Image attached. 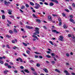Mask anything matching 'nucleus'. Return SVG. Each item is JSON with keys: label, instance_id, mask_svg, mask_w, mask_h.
Listing matches in <instances>:
<instances>
[{"label": "nucleus", "instance_id": "nucleus-58", "mask_svg": "<svg viewBox=\"0 0 75 75\" xmlns=\"http://www.w3.org/2000/svg\"><path fill=\"white\" fill-rule=\"evenodd\" d=\"M35 29L36 30H39V28H35Z\"/></svg>", "mask_w": 75, "mask_h": 75}, {"label": "nucleus", "instance_id": "nucleus-51", "mask_svg": "<svg viewBox=\"0 0 75 75\" xmlns=\"http://www.w3.org/2000/svg\"><path fill=\"white\" fill-rule=\"evenodd\" d=\"M62 22H59V25H62Z\"/></svg>", "mask_w": 75, "mask_h": 75}, {"label": "nucleus", "instance_id": "nucleus-60", "mask_svg": "<svg viewBox=\"0 0 75 75\" xmlns=\"http://www.w3.org/2000/svg\"><path fill=\"white\" fill-rule=\"evenodd\" d=\"M66 65H69V64L68 63H66Z\"/></svg>", "mask_w": 75, "mask_h": 75}, {"label": "nucleus", "instance_id": "nucleus-2", "mask_svg": "<svg viewBox=\"0 0 75 75\" xmlns=\"http://www.w3.org/2000/svg\"><path fill=\"white\" fill-rule=\"evenodd\" d=\"M60 38H59V40L61 41H64V37L63 36L60 35L59 36Z\"/></svg>", "mask_w": 75, "mask_h": 75}, {"label": "nucleus", "instance_id": "nucleus-55", "mask_svg": "<svg viewBox=\"0 0 75 75\" xmlns=\"http://www.w3.org/2000/svg\"><path fill=\"white\" fill-rule=\"evenodd\" d=\"M39 58H40V59H42V56H39Z\"/></svg>", "mask_w": 75, "mask_h": 75}, {"label": "nucleus", "instance_id": "nucleus-31", "mask_svg": "<svg viewBox=\"0 0 75 75\" xmlns=\"http://www.w3.org/2000/svg\"><path fill=\"white\" fill-rule=\"evenodd\" d=\"M63 27H64V28H67V27L65 25H63Z\"/></svg>", "mask_w": 75, "mask_h": 75}, {"label": "nucleus", "instance_id": "nucleus-16", "mask_svg": "<svg viewBox=\"0 0 75 75\" xmlns=\"http://www.w3.org/2000/svg\"><path fill=\"white\" fill-rule=\"evenodd\" d=\"M55 71L56 72H59V73H60V71L57 69H55Z\"/></svg>", "mask_w": 75, "mask_h": 75}, {"label": "nucleus", "instance_id": "nucleus-39", "mask_svg": "<svg viewBox=\"0 0 75 75\" xmlns=\"http://www.w3.org/2000/svg\"><path fill=\"white\" fill-rule=\"evenodd\" d=\"M36 66H37V67H40V64L38 63H37L36 64Z\"/></svg>", "mask_w": 75, "mask_h": 75}, {"label": "nucleus", "instance_id": "nucleus-23", "mask_svg": "<svg viewBox=\"0 0 75 75\" xmlns=\"http://www.w3.org/2000/svg\"><path fill=\"white\" fill-rule=\"evenodd\" d=\"M4 65L5 66V67H8V64L7 63H5L4 64Z\"/></svg>", "mask_w": 75, "mask_h": 75}, {"label": "nucleus", "instance_id": "nucleus-30", "mask_svg": "<svg viewBox=\"0 0 75 75\" xmlns=\"http://www.w3.org/2000/svg\"><path fill=\"white\" fill-rule=\"evenodd\" d=\"M6 37H7V38H10V36H9V35H6Z\"/></svg>", "mask_w": 75, "mask_h": 75}, {"label": "nucleus", "instance_id": "nucleus-9", "mask_svg": "<svg viewBox=\"0 0 75 75\" xmlns=\"http://www.w3.org/2000/svg\"><path fill=\"white\" fill-rule=\"evenodd\" d=\"M36 21H37V22H38V23H41V20L38 19H37L36 20Z\"/></svg>", "mask_w": 75, "mask_h": 75}, {"label": "nucleus", "instance_id": "nucleus-27", "mask_svg": "<svg viewBox=\"0 0 75 75\" xmlns=\"http://www.w3.org/2000/svg\"><path fill=\"white\" fill-rule=\"evenodd\" d=\"M49 42L50 43V44H51L52 45H54V43H53V42H52L51 41H49Z\"/></svg>", "mask_w": 75, "mask_h": 75}, {"label": "nucleus", "instance_id": "nucleus-49", "mask_svg": "<svg viewBox=\"0 0 75 75\" xmlns=\"http://www.w3.org/2000/svg\"><path fill=\"white\" fill-rule=\"evenodd\" d=\"M6 48H10V47H9V45H6Z\"/></svg>", "mask_w": 75, "mask_h": 75}, {"label": "nucleus", "instance_id": "nucleus-17", "mask_svg": "<svg viewBox=\"0 0 75 75\" xmlns=\"http://www.w3.org/2000/svg\"><path fill=\"white\" fill-rule=\"evenodd\" d=\"M7 72H8V70H6L4 71V74H6Z\"/></svg>", "mask_w": 75, "mask_h": 75}, {"label": "nucleus", "instance_id": "nucleus-47", "mask_svg": "<svg viewBox=\"0 0 75 75\" xmlns=\"http://www.w3.org/2000/svg\"><path fill=\"white\" fill-rule=\"evenodd\" d=\"M54 2H55V3L57 4L58 3V1H57V0H55Z\"/></svg>", "mask_w": 75, "mask_h": 75}, {"label": "nucleus", "instance_id": "nucleus-64", "mask_svg": "<svg viewBox=\"0 0 75 75\" xmlns=\"http://www.w3.org/2000/svg\"><path fill=\"white\" fill-rule=\"evenodd\" d=\"M71 74L72 75H75V74L74 73H72Z\"/></svg>", "mask_w": 75, "mask_h": 75}, {"label": "nucleus", "instance_id": "nucleus-59", "mask_svg": "<svg viewBox=\"0 0 75 75\" xmlns=\"http://www.w3.org/2000/svg\"><path fill=\"white\" fill-rule=\"evenodd\" d=\"M44 4L45 5H48V3H46V2H45Z\"/></svg>", "mask_w": 75, "mask_h": 75}, {"label": "nucleus", "instance_id": "nucleus-32", "mask_svg": "<svg viewBox=\"0 0 75 75\" xmlns=\"http://www.w3.org/2000/svg\"><path fill=\"white\" fill-rule=\"evenodd\" d=\"M68 36L69 37H71L72 35H71V34H69L68 35Z\"/></svg>", "mask_w": 75, "mask_h": 75}, {"label": "nucleus", "instance_id": "nucleus-5", "mask_svg": "<svg viewBox=\"0 0 75 75\" xmlns=\"http://www.w3.org/2000/svg\"><path fill=\"white\" fill-rule=\"evenodd\" d=\"M43 70L46 73H48V70L46 68H43Z\"/></svg>", "mask_w": 75, "mask_h": 75}, {"label": "nucleus", "instance_id": "nucleus-52", "mask_svg": "<svg viewBox=\"0 0 75 75\" xmlns=\"http://www.w3.org/2000/svg\"><path fill=\"white\" fill-rule=\"evenodd\" d=\"M65 11H66L67 12H69V11L68 10V9H65Z\"/></svg>", "mask_w": 75, "mask_h": 75}, {"label": "nucleus", "instance_id": "nucleus-15", "mask_svg": "<svg viewBox=\"0 0 75 75\" xmlns=\"http://www.w3.org/2000/svg\"><path fill=\"white\" fill-rule=\"evenodd\" d=\"M51 63L52 65H54V64H55V62L54 61H52L51 62Z\"/></svg>", "mask_w": 75, "mask_h": 75}, {"label": "nucleus", "instance_id": "nucleus-57", "mask_svg": "<svg viewBox=\"0 0 75 75\" xmlns=\"http://www.w3.org/2000/svg\"><path fill=\"white\" fill-rule=\"evenodd\" d=\"M30 63H32L33 62H34V61H33V60H30Z\"/></svg>", "mask_w": 75, "mask_h": 75}, {"label": "nucleus", "instance_id": "nucleus-13", "mask_svg": "<svg viewBox=\"0 0 75 75\" xmlns=\"http://www.w3.org/2000/svg\"><path fill=\"white\" fill-rule=\"evenodd\" d=\"M13 31L14 33H17V29L16 28H14L13 29Z\"/></svg>", "mask_w": 75, "mask_h": 75}, {"label": "nucleus", "instance_id": "nucleus-19", "mask_svg": "<svg viewBox=\"0 0 75 75\" xmlns=\"http://www.w3.org/2000/svg\"><path fill=\"white\" fill-rule=\"evenodd\" d=\"M33 74L35 75H38V74H37V73L35 71H34L33 73Z\"/></svg>", "mask_w": 75, "mask_h": 75}, {"label": "nucleus", "instance_id": "nucleus-33", "mask_svg": "<svg viewBox=\"0 0 75 75\" xmlns=\"http://www.w3.org/2000/svg\"><path fill=\"white\" fill-rule=\"evenodd\" d=\"M25 6L26 7H27V8L29 7V5L27 4H26L25 5Z\"/></svg>", "mask_w": 75, "mask_h": 75}, {"label": "nucleus", "instance_id": "nucleus-56", "mask_svg": "<svg viewBox=\"0 0 75 75\" xmlns=\"http://www.w3.org/2000/svg\"><path fill=\"white\" fill-rule=\"evenodd\" d=\"M62 14H63V17H65V14H64V13H62Z\"/></svg>", "mask_w": 75, "mask_h": 75}, {"label": "nucleus", "instance_id": "nucleus-22", "mask_svg": "<svg viewBox=\"0 0 75 75\" xmlns=\"http://www.w3.org/2000/svg\"><path fill=\"white\" fill-rule=\"evenodd\" d=\"M10 18H11L12 19H14V16H13V15L10 16Z\"/></svg>", "mask_w": 75, "mask_h": 75}, {"label": "nucleus", "instance_id": "nucleus-3", "mask_svg": "<svg viewBox=\"0 0 75 75\" xmlns=\"http://www.w3.org/2000/svg\"><path fill=\"white\" fill-rule=\"evenodd\" d=\"M4 4L6 6H8V4H10V2H7V1L6 0L4 1Z\"/></svg>", "mask_w": 75, "mask_h": 75}, {"label": "nucleus", "instance_id": "nucleus-28", "mask_svg": "<svg viewBox=\"0 0 75 75\" xmlns=\"http://www.w3.org/2000/svg\"><path fill=\"white\" fill-rule=\"evenodd\" d=\"M36 34H40V32H39V30H36Z\"/></svg>", "mask_w": 75, "mask_h": 75}, {"label": "nucleus", "instance_id": "nucleus-18", "mask_svg": "<svg viewBox=\"0 0 75 75\" xmlns=\"http://www.w3.org/2000/svg\"><path fill=\"white\" fill-rule=\"evenodd\" d=\"M19 59L20 61L21 62H23V61L22 60V59H21V58L20 57L19 58Z\"/></svg>", "mask_w": 75, "mask_h": 75}, {"label": "nucleus", "instance_id": "nucleus-63", "mask_svg": "<svg viewBox=\"0 0 75 75\" xmlns=\"http://www.w3.org/2000/svg\"><path fill=\"white\" fill-rule=\"evenodd\" d=\"M33 34H34V35H37V33H36V32L35 33H34Z\"/></svg>", "mask_w": 75, "mask_h": 75}, {"label": "nucleus", "instance_id": "nucleus-53", "mask_svg": "<svg viewBox=\"0 0 75 75\" xmlns=\"http://www.w3.org/2000/svg\"><path fill=\"white\" fill-rule=\"evenodd\" d=\"M23 45H25V46H27V44H25V43L24 42H23Z\"/></svg>", "mask_w": 75, "mask_h": 75}, {"label": "nucleus", "instance_id": "nucleus-40", "mask_svg": "<svg viewBox=\"0 0 75 75\" xmlns=\"http://www.w3.org/2000/svg\"><path fill=\"white\" fill-rule=\"evenodd\" d=\"M33 17H35V18H37V17L36 16H35V14H33Z\"/></svg>", "mask_w": 75, "mask_h": 75}, {"label": "nucleus", "instance_id": "nucleus-11", "mask_svg": "<svg viewBox=\"0 0 75 75\" xmlns=\"http://www.w3.org/2000/svg\"><path fill=\"white\" fill-rule=\"evenodd\" d=\"M24 71L25 72H26V73H30V71H28V70L27 69H25Z\"/></svg>", "mask_w": 75, "mask_h": 75}, {"label": "nucleus", "instance_id": "nucleus-29", "mask_svg": "<svg viewBox=\"0 0 75 75\" xmlns=\"http://www.w3.org/2000/svg\"><path fill=\"white\" fill-rule=\"evenodd\" d=\"M26 52L27 54H30V51L29 50H27L26 51Z\"/></svg>", "mask_w": 75, "mask_h": 75}, {"label": "nucleus", "instance_id": "nucleus-61", "mask_svg": "<svg viewBox=\"0 0 75 75\" xmlns=\"http://www.w3.org/2000/svg\"><path fill=\"white\" fill-rule=\"evenodd\" d=\"M46 62L47 63V64H50V62H48V61H46Z\"/></svg>", "mask_w": 75, "mask_h": 75}, {"label": "nucleus", "instance_id": "nucleus-43", "mask_svg": "<svg viewBox=\"0 0 75 75\" xmlns=\"http://www.w3.org/2000/svg\"><path fill=\"white\" fill-rule=\"evenodd\" d=\"M8 68H11V66L10 65H8Z\"/></svg>", "mask_w": 75, "mask_h": 75}, {"label": "nucleus", "instance_id": "nucleus-10", "mask_svg": "<svg viewBox=\"0 0 75 75\" xmlns=\"http://www.w3.org/2000/svg\"><path fill=\"white\" fill-rule=\"evenodd\" d=\"M54 3H52V2H50V3L49 5L50 6H54Z\"/></svg>", "mask_w": 75, "mask_h": 75}, {"label": "nucleus", "instance_id": "nucleus-24", "mask_svg": "<svg viewBox=\"0 0 75 75\" xmlns=\"http://www.w3.org/2000/svg\"><path fill=\"white\" fill-rule=\"evenodd\" d=\"M58 20L59 22H62V20H61V19L60 18H58Z\"/></svg>", "mask_w": 75, "mask_h": 75}, {"label": "nucleus", "instance_id": "nucleus-12", "mask_svg": "<svg viewBox=\"0 0 75 75\" xmlns=\"http://www.w3.org/2000/svg\"><path fill=\"white\" fill-rule=\"evenodd\" d=\"M48 18L50 19V21H51L52 20V18L50 16H48Z\"/></svg>", "mask_w": 75, "mask_h": 75}, {"label": "nucleus", "instance_id": "nucleus-48", "mask_svg": "<svg viewBox=\"0 0 75 75\" xmlns=\"http://www.w3.org/2000/svg\"><path fill=\"white\" fill-rule=\"evenodd\" d=\"M66 55L68 57H69V54L68 53H66Z\"/></svg>", "mask_w": 75, "mask_h": 75}, {"label": "nucleus", "instance_id": "nucleus-62", "mask_svg": "<svg viewBox=\"0 0 75 75\" xmlns=\"http://www.w3.org/2000/svg\"><path fill=\"white\" fill-rule=\"evenodd\" d=\"M9 64H10V65H13V63H12L11 62H10Z\"/></svg>", "mask_w": 75, "mask_h": 75}, {"label": "nucleus", "instance_id": "nucleus-8", "mask_svg": "<svg viewBox=\"0 0 75 75\" xmlns=\"http://www.w3.org/2000/svg\"><path fill=\"white\" fill-rule=\"evenodd\" d=\"M70 21H71L73 23V24H75V21L72 18H70Z\"/></svg>", "mask_w": 75, "mask_h": 75}, {"label": "nucleus", "instance_id": "nucleus-25", "mask_svg": "<svg viewBox=\"0 0 75 75\" xmlns=\"http://www.w3.org/2000/svg\"><path fill=\"white\" fill-rule=\"evenodd\" d=\"M7 22H8V24H11V22L9 20H7Z\"/></svg>", "mask_w": 75, "mask_h": 75}, {"label": "nucleus", "instance_id": "nucleus-38", "mask_svg": "<svg viewBox=\"0 0 75 75\" xmlns=\"http://www.w3.org/2000/svg\"><path fill=\"white\" fill-rule=\"evenodd\" d=\"M16 48L17 49V48H18V47H16V46H14L13 47V50H16Z\"/></svg>", "mask_w": 75, "mask_h": 75}, {"label": "nucleus", "instance_id": "nucleus-44", "mask_svg": "<svg viewBox=\"0 0 75 75\" xmlns=\"http://www.w3.org/2000/svg\"><path fill=\"white\" fill-rule=\"evenodd\" d=\"M21 69H24V67H23V66H21L20 67Z\"/></svg>", "mask_w": 75, "mask_h": 75}, {"label": "nucleus", "instance_id": "nucleus-34", "mask_svg": "<svg viewBox=\"0 0 75 75\" xmlns=\"http://www.w3.org/2000/svg\"><path fill=\"white\" fill-rule=\"evenodd\" d=\"M51 55L52 56H53V57H55V54L52 53H51Z\"/></svg>", "mask_w": 75, "mask_h": 75}, {"label": "nucleus", "instance_id": "nucleus-54", "mask_svg": "<svg viewBox=\"0 0 75 75\" xmlns=\"http://www.w3.org/2000/svg\"><path fill=\"white\" fill-rule=\"evenodd\" d=\"M43 28L44 29H45V30H47V28L45 26H43Z\"/></svg>", "mask_w": 75, "mask_h": 75}, {"label": "nucleus", "instance_id": "nucleus-14", "mask_svg": "<svg viewBox=\"0 0 75 75\" xmlns=\"http://www.w3.org/2000/svg\"><path fill=\"white\" fill-rule=\"evenodd\" d=\"M69 9L70 10L72 11L73 10L72 9V7H71V6H69Z\"/></svg>", "mask_w": 75, "mask_h": 75}, {"label": "nucleus", "instance_id": "nucleus-35", "mask_svg": "<svg viewBox=\"0 0 75 75\" xmlns=\"http://www.w3.org/2000/svg\"><path fill=\"white\" fill-rule=\"evenodd\" d=\"M9 32L11 33V34H13V32L12 31V30H10L9 31Z\"/></svg>", "mask_w": 75, "mask_h": 75}, {"label": "nucleus", "instance_id": "nucleus-50", "mask_svg": "<svg viewBox=\"0 0 75 75\" xmlns=\"http://www.w3.org/2000/svg\"><path fill=\"white\" fill-rule=\"evenodd\" d=\"M8 12H12V10L11 9H8Z\"/></svg>", "mask_w": 75, "mask_h": 75}, {"label": "nucleus", "instance_id": "nucleus-20", "mask_svg": "<svg viewBox=\"0 0 75 75\" xmlns=\"http://www.w3.org/2000/svg\"><path fill=\"white\" fill-rule=\"evenodd\" d=\"M2 19H5L6 18V16H5V15H2Z\"/></svg>", "mask_w": 75, "mask_h": 75}, {"label": "nucleus", "instance_id": "nucleus-6", "mask_svg": "<svg viewBox=\"0 0 75 75\" xmlns=\"http://www.w3.org/2000/svg\"><path fill=\"white\" fill-rule=\"evenodd\" d=\"M26 27L27 28H28L29 29H33V27L28 25H26Z\"/></svg>", "mask_w": 75, "mask_h": 75}, {"label": "nucleus", "instance_id": "nucleus-46", "mask_svg": "<svg viewBox=\"0 0 75 75\" xmlns=\"http://www.w3.org/2000/svg\"><path fill=\"white\" fill-rule=\"evenodd\" d=\"M31 69L33 71H35V69H34L33 68H32Z\"/></svg>", "mask_w": 75, "mask_h": 75}, {"label": "nucleus", "instance_id": "nucleus-41", "mask_svg": "<svg viewBox=\"0 0 75 75\" xmlns=\"http://www.w3.org/2000/svg\"><path fill=\"white\" fill-rule=\"evenodd\" d=\"M52 16H53V17H57V15H55L54 14H52Z\"/></svg>", "mask_w": 75, "mask_h": 75}, {"label": "nucleus", "instance_id": "nucleus-42", "mask_svg": "<svg viewBox=\"0 0 75 75\" xmlns=\"http://www.w3.org/2000/svg\"><path fill=\"white\" fill-rule=\"evenodd\" d=\"M32 37H33L34 38H37V36L33 35H32Z\"/></svg>", "mask_w": 75, "mask_h": 75}, {"label": "nucleus", "instance_id": "nucleus-21", "mask_svg": "<svg viewBox=\"0 0 75 75\" xmlns=\"http://www.w3.org/2000/svg\"><path fill=\"white\" fill-rule=\"evenodd\" d=\"M30 4L31 6H34V4L32 2H30Z\"/></svg>", "mask_w": 75, "mask_h": 75}, {"label": "nucleus", "instance_id": "nucleus-45", "mask_svg": "<svg viewBox=\"0 0 75 75\" xmlns=\"http://www.w3.org/2000/svg\"><path fill=\"white\" fill-rule=\"evenodd\" d=\"M72 35V36H73V37H71V38H73V39H75V37H74V35Z\"/></svg>", "mask_w": 75, "mask_h": 75}, {"label": "nucleus", "instance_id": "nucleus-36", "mask_svg": "<svg viewBox=\"0 0 75 75\" xmlns=\"http://www.w3.org/2000/svg\"><path fill=\"white\" fill-rule=\"evenodd\" d=\"M0 63L1 64H3L4 62L1 60H0Z\"/></svg>", "mask_w": 75, "mask_h": 75}, {"label": "nucleus", "instance_id": "nucleus-1", "mask_svg": "<svg viewBox=\"0 0 75 75\" xmlns=\"http://www.w3.org/2000/svg\"><path fill=\"white\" fill-rule=\"evenodd\" d=\"M35 5L36 6H35V8H36V9H38L39 7H41L40 4H37V3H36Z\"/></svg>", "mask_w": 75, "mask_h": 75}, {"label": "nucleus", "instance_id": "nucleus-4", "mask_svg": "<svg viewBox=\"0 0 75 75\" xmlns=\"http://www.w3.org/2000/svg\"><path fill=\"white\" fill-rule=\"evenodd\" d=\"M52 32H55L56 34H59V32L55 30H52Z\"/></svg>", "mask_w": 75, "mask_h": 75}, {"label": "nucleus", "instance_id": "nucleus-7", "mask_svg": "<svg viewBox=\"0 0 75 75\" xmlns=\"http://www.w3.org/2000/svg\"><path fill=\"white\" fill-rule=\"evenodd\" d=\"M64 72L65 73H66V75H70V74L68 73V71L67 70H65Z\"/></svg>", "mask_w": 75, "mask_h": 75}, {"label": "nucleus", "instance_id": "nucleus-26", "mask_svg": "<svg viewBox=\"0 0 75 75\" xmlns=\"http://www.w3.org/2000/svg\"><path fill=\"white\" fill-rule=\"evenodd\" d=\"M46 57H47V58H51V56L49 55H46Z\"/></svg>", "mask_w": 75, "mask_h": 75}, {"label": "nucleus", "instance_id": "nucleus-37", "mask_svg": "<svg viewBox=\"0 0 75 75\" xmlns=\"http://www.w3.org/2000/svg\"><path fill=\"white\" fill-rule=\"evenodd\" d=\"M72 6H73V7L75 8V4L74 3H73L72 4Z\"/></svg>", "mask_w": 75, "mask_h": 75}]
</instances>
